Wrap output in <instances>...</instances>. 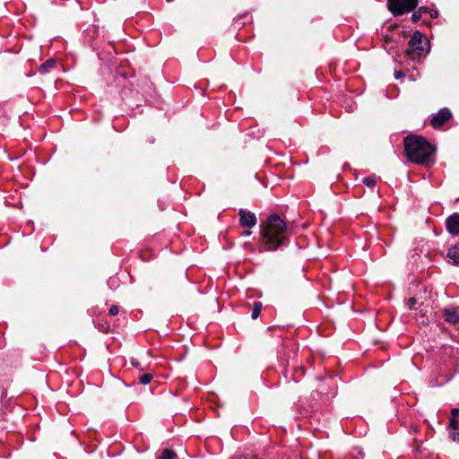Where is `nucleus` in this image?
<instances>
[{
	"label": "nucleus",
	"instance_id": "4",
	"mask_svg": "<svg viewBox=\"0 0 459 459\" xmlns=\"http://www.w3.org/2000/svg\"><path fill=\"white\" fill-rule=\"evenodd\" d=\"M418 3V0H388V8L394 15H402L414 10Z\"/></svg>",
	"mask_w": 459,
	"mask_h": 459
},
{
	"label": "nucleus",
	"instance_id": "14",
	"mask_svg": "<svg viewBox=\"0 0 459 459\" xmlns=\"http://www.w3.org/2000/svg\"><path fill=\"white\" fill-rule=\"evenodd\" d=\"M363 183L367 186L373 187L377 183V178L375 176H368L363 178Z\"/></svg>",
	"mask_w": 459,
	"mask_h": 459
},
{
	"label": "nucleus",
	"instance_id": "7",
	"mask_svg": "<svg viewBox=\"0 0 459 459\" xmlns=\"http://www.w3.org/2000/svg\"><path fill=\"white\" fill-rule=\"evenodd\" d=\"M446 230L452 235L459 234V213H454L446 221Z\"/></svg>",
	"mask_w": 459,
	"mask_h": 459
},
{
	"label": "nucleus",
	"instance_id": "24",
	"mask_svg": "<svg viewBox=\"0 0 459 459\" xmlns=\"http://www.w3.org/2000/svg\"><path fill=\"white\" fill-rule=\"evenodd\" d=\"M132 364H133L134 367H136V368L139 366V363H138V362H134V361H133V362H132Z\"/></svg>",
	"mask_w": 459,
	"mask_h": 459
},
{
	"label": "nucleus",
	"instance_id": "20",
	"mask_svg": "<svg viewBox=\"0 0 459 459\" xmlns=\"http://www.w3.org/2000/svg\"><path fill=\"white\" fill-rule=\"evenodd\" d=\"M429 13L431 18H437V12L435 11V10L430 9Z\"/></svg>",
	"mask_w": 459,
	"mask_h": 459
},
{
	"label": "nucleus",
	"instance_id": "3",
	"mask_svg": "<svg viewBox=\"0 0 459 459\" xmlns=\"http://www.w3.org/2000/svg\"><path fill=\"white\" fill-rule=\"evenodd\" d=\"M410 50L407 51L408 57L411 59L419 58L421 55L429 52L428 42L424 40L423 35L420 31H415L409 41Z\"/></svg>",
	"mask_w": 459,
	"mask_h": 459
},
{
	"label": "nucleus",
	"instance_id": "9",
	"mask_svg": "<svg viewBox=\"0 0 459 459\" xmlns=\"http://www.w3.org/2000/svg\"><path fill=\"white\" fill-rule=\"evenodd\" d=\"M449 436L454 441L459 443V424L457 420L454 418L449 422Z\"/></svg>",
	"mask_w": 459,
	"mask_h": 459
},
{
	"label": "nucleus",
	"instance_id": "12",
	"mask_svg": "<svg viewBox=\"0 0 459 459\" xmlns=\"http://www.w3.org/2000/svg\"><path fill=\"white\" fill-rule=\"evenodd\" d=\"M177 454L171 449H164L159 459H176Z\"/></svg>",
	"mask_w": 459,
	"mask_h": 459
},
{
	"label": "nucleus",
	"instance_id": "2",
	"mask_svg": "<svg viewBox=\"0 0 459 459\" xmlns=\"http://www.w3.org/2000/svg\"><path fill=\"white\" fill-rule=\"evenodd\" d=\"M434 151L433 146L421 136L411 134L404 139L406 156L414 163L423 164L427 162Z\"/></svg>",
	"mask_w": 459,
	"mask_h": 459
},
{
	"label": "nucleus",
	"instance_id": "17",
	"mask_svg": "<svg viewBox=\"0 0 459 459\" xmlns=\"http://www.w3.org/2000/svg\"><path fill=\"white\" fill-rule=\"evenodd\" d=\"M118 312H119V307L117 306L113 305V306L110 307L109 314L111 316H117L118 314Z\"/></svg>",
	"mask_w": 459,
	"mask_h": 459
},
{
	"label": "nucleus",
	"instance_id": "8",
	"mask_svg": "<svg viewBox=\"0 0 459 459\" xmlns=\"http://www.w3.org/2000/svg\"><path fill=\"white\" fill-rule=\"evenodd\" d=\"M443 313L447 323L459 327V312L456 309L446 308Z\"/></svg>",
	"mask_w": 459,
	"mask_h": 459
},
{
	"label": "nucleus",
	"instance_id": "10",
	"mask_svg": "<svg viewBox=\"0 0 459 459\" xmlns=\"http://www.w3.org/2000/svg\"><path fill=\"white\" fill-rule=\"evenodd\" d=\"M447 257L453 260L454 264H459V243L448 249Z\"/></svg>",
	"mask_w": 459,
	"mask_h": 459
},
{
	"label": "nucleus",
	"instance_id": "18",
	"mask_svg": "<svg viewBox=\"0 0 459 459\" xmlns=\"http://www.w3.org/2000/svg\"><path fill=\"white\" fill-rule=\"evenodd\" d=\"M420 17H421V13L418 10V11L413 13V14L411 16V19H412L413 22H418V21H420Z\"/></svg>",
	"mask_w": 459,
	"mask_h": 459
},
{
	"label": "nucleus",
	"instance_id": "15",
	"mask_svg": "<svg viewBox=\"0 0 459 459\" xmlns=\"http://www.w3.org/2000/svg\"><path fill=\"white\" fill-rule=\"evenodd\" d=\"M152 378H153V376L152 374L147 373V374L142 375L139 377V381L143 385H147L152 380Z\"/></svg>",
	"mask_w": 459,
	"mask_h": 459
},
{
	"label": "nucleus",
	"instance_id": "5",
	"mask_svg": "<svg viewBox=\"0 0 459 459\" xmlns=\"http://www.w3.org/2000/svg\"><path fill=\"white\" fill-rule=\"evenodd\" d=\"M239 223L242 227L251 229L255 226L257 222L256 216L254 212L240 209L238 211Z\"/></svg>",
	"mask_w": 459,
	"mask_h": 459
},
{
	"label": "nucleus",
	"instance_id": "21",
	"mask_svg": "<svg viewBox=\"0 0 459 459\" xmlns=\"http://www.w3.org/2000/svg\"><path fill=\"white\" fill-rule=\"evenodd\" d=\"M403 72H402V71H396V72L394 73V77H395L396 79L401 78V77H403Z\"/></svg>",
	"mask_w": 459,
	"mask_h": 459
},
{
	"label": "nucleus",
	"instance_id": "19",
	"mask_svg": "<svg viewBox=\"0 0 459 459\" xmlns=\"http://www.w3.org/2000/svg\"><path fill=\"white\" fill-rule=\"evenodd\" d=\"M418 10L420 12V13L422 15L423 13H429L430 8H429L428 6H421Z\"/></svg>",
	"mask_w": 459,
	"mask_h": 459
},
{
	"label": "nucleus",
	"instance_id": "22",
	"mask_svg": "<svg viewBox=\"0 0 459 459\" xmlns=\"http://www.w3.org/2000/svg\"><path fill=\"white\" fill-rule=\"evenodd\" d=\"M452 415L455 417L458 416L459 415V409L458 408H454L452 410Z\"/></svg>",
	"mask_w": 459,
	"mask_h": 459
},
{
	"label": "nucleus",
	"instance_id": "23",
	"mask_svg": "<svg viewBox=\"0 0 459 459\" xmlns=\"http://www.w3.org/2000/svg\"><path fill=\"white\" fill-rule=\"evenodd\" d=\"M244 235H245V236H249V235H251V231H250V230H246V231L244 232Z\"/></svg>",
	"mask_w": 459,
	"mask_h": 459
},
{
	"label": "nucleus",
	"instance_id": "16",
	"mask_svg": "<svg viewBox=\"0 0 459 459\" xmlns=\"http://www.w3.org/2000/svg\"><path fill=\"white\" fill-rule=\"evenodd\" d=\"M416 303H417V299L415 298H411V299H409V300L407 302V306L410 309H413V308H415Z\"/></svg>",
	"mask_w": 459,
	"mask_h": 459
},
{
	"label": "nucleus",
	"instance_id": "11",
	"mask_svg": "<svg viewBox=\"0 0 459 459\" xmlns=\"http://www.w3.org/2000/svg\"><path fill=\"white\" fill-rule=\"evenodd\" d=\"M55 65H56L55 60L48 59L45 63L40 65L39 71L40 74H47L50 71V69H52L55 66Z\"/></svg>",
	"mask_w": 459,
	"mask_h": 459
},
{
	"label": "nucleus",
	"instance_id": "1",
	"mask_svg": "<svg viewBox=\"0 0 459 459\" xmlns=\"http://www.w3.org/2000/svg\"><path fill=\"white\" fill-rule=\"evenodd\" d=\"M288 231L286 222L278 214H272L265 223L261 225L262 243L267 250H276L285 244Z\"/></svg>",
	"mask_w": 459,
	"mask_h": 459
},
{
	"label": "nucleus",
	"instance_id": "6",
	"mask_svg": "<svg viewBox=\"0 0 459 459\" xmlns=\"http://www.w3.org/2000/svg\"><path fill=\"white\" fill-rule=\"evenodd\" d=\"M452 117V113L448 108H441L431 119V126L434 128H439Z\"/></svg>",
	"mask_w": 459,
	"mask_h": 459
},
{
	"label": "nucleus",
	"instance_id": "13",
	"mask_svg": "<svg viewBox=\"0 0 459 459\" xmlns=\"http://www.w3.org/2000/svg\"><path fill=\"white\" fill-rule=\"evenodd\" d=\"M262 307L263 305L261 302H255L251 315L252 319H256L259 316Z\"/></svg>",
	"mask_w": 459,
	"mask_h": 459
}]
</instances>
